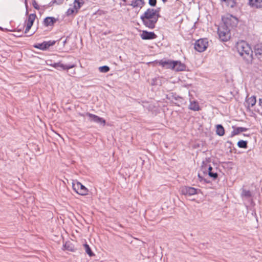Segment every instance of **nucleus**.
Wrapping results in <instances>:
<instances>
[{"mask_svg":"<svg viewBox=\"0 0 262 262\" xmlns=\"http://www.w3.org/2000/svg\"><path fill=\"white\" fill-rule=\"evenodd\" d=\"M74 12H75V10L74 7L73 8H69L67 11V15L68 16L71 15L73 14Z\"/></svg>","mask_w":262,"mask_h":262,"instance_id":"obj_34","label":"nucleus"},{"mask_svg":"<svg viewBox=\"0 0 262 262\" xmlns=\"http://www.w3.org/2000/svg\"><path fill=\"white\" fill-rule=\"evenodd\" d=\"M57 19L53 17H47L43 20V24L45 26H53L56 22Z\"/></svg>","mask_w":262,"mask_h":262,"instance_id":"obj_18","label":"nucleus"},{"mask_svg":"<svg viewBox=\"0 0 262 262\" xmlns=\"http://www.w3.org/2000/svg\"><path fill=\"white\" fill-rule=\"evenodd\" d=\"M256 102V99H245L244 105L247 107V110H248L250 107L253 106Z\"/></svg>","mask_w":262,"mask_h":262,"instance_id":"obj_24","label":"nucleus"},{"mask_svg":"<svg viewBox=\"0 0 262 262\" xmlns=\"http://www.w3.org/2000/svg\"><path fill=\"white\" fill-rule=\"evenodd\" d=\"M164 3H165L167 2V0H162Z\"/></svg>","mask_w":262,"mask_h":262,"instance_id":"obj_45","label":"nucleus"},{"mask_svg":"<svg viewBox=\"0 0 262 262\" xmlns=\"http://www.w3.org/2000/svg\"><path fill=\"white\" fill-rule=\"evenodd\" d=\"M83 246L84 247V249H85V252L88 254V255L90 257H92V256H95V254L92 251V250L91 247H90V246L86 243H85L83 245Z\"/></svg>","mask_w":262,"mask_h":262,"instance_id":"obj_25","label":"nucleus"},{"mask_svg":"<svg viewBox=\"0 0 262 262\" xmlns=\"http://www.w3.org/2000/svg\"><path fill=\"white\" fill-rule=\"evenodd\" d=\"M190 99V104L189 105V109L193 111H199L201 110V107L198 101L195 100L191 101Z\"/></svg>","mask_w":262,"mask_h":262,"instance_id":"obj_17","label":"nucleus"},{"mask_svg":"<svg viewBox=\"0 0 262 262\" xmlns=\"http://www.w3.org/2000/svg\"><path fill=\"white\" fill-rule=\"evenodd\" d=\"M222 20L224 23L223 25L229 29L235 27L238 23L237 18L229 14L223 16Z\"/></svg>","mask_w":262,"mask_h":262,"instance_id":"obj_3","label":"nucleus"},{"mask_svg":"<svg viewBox=\"0 0 262 262\" xmlns=\"http://www.w3.org/2000/svg\"><path fill=\"white\" fill-rule=\"evenodd\" d=\"M180 191L182 194L186 196H191L198 194L201 190L192 187L185 186L181 188Z\"/></svg>","mask_w":262,"mask_h":262,"instance_id":"obj_6","label":"nucleus"},{"mask_svg":"<svg viewBox=\"0 0 262 262\" xmlns=\"http://www.w3.org/2000/svg\"><path fill=\"white\" fill-rule=\"evenodd\" d=\"M259 104L262 107V99H259Z\"/></svg>","mask_w":262,"mask_h":262,"instance_id":"obj_41","label":"nucleus"},{"mask_svg":"<svg viewBox=\"0 0 262 262\" xmlns=\"http://www.w3.org/2000/svg\"><path fill=\"white\" fill-rule=\"evenodd\" d=\"M212 169H213V168H212V166L210 165H209L207 169V173L208 174V173L209 172L212 171Z\"/></svg>","mask_w":262,"mask_h":262,"instance_id":"obj_37","label":"nucleus"},{"mask_svg":"<svg viewBox=\"0 0 262 262\" xmlns=\"http://www.w3.org/2000/svg\"><path fill=\"white\" fill-rule=\"evenodd\" d=\"M208 167V165L206 163H205V161H203L201 166V169L204 173L207 174V169Z\"/></svg>","mask_w":262,"mask_h":262,"instance_id":"obj_31","label":"nucleus"},{"mask_svg":"<svg viewBox=\"0 0 262 262\" xmlns=\"http://www.w3.org/2000/svg\"><path fill=\"white\" fill-rule=\"evenodd\" d=\"M0 30H3L2 28L0 27Z\"/></svg>","mask_w":262,"mask_h":262,"instance_id":"obj_46","label":"nucleus"},{"mask_svg":"<svg viewBox=\"0 0 262 262\" xmlns=\"http://www.w3.org/2000/svg\"><path fill=\"white\" fill-rule=\"evenodd\" d=\"M236 48L239 55L247 63H251L253 59V51L250 46L245 41L238 42Z\"/></svg>","mask_w":262,"mask_h":262,"instance_id":"obj_2","label":"nucleus"},{"mask_svg":"<svg viewBox=\"0 0 262 262\" xmlns=\"http://www.w3.org/2000/svg\"><path fill=\"white\" fill-rule=\"evenodd\" d=\"M36 15L35 14H30L28 17L27 20H26V27L25 31V33H27L31 29L33 23L35 19Z\"/></svg>","mask_w":262,"mask_h":262,"instance_id":"obj_10","label":"nucleus"},{"mask_svg":"<svg viewBox=\"0 0 262 262\" xmlns=\"http://www.w3.org/2000/svg\"><path fill=\"white\" fill-rule=\"evenodd\" d=\"M73 190L78 194L85 195L88 194V189L81 183L77 182L76 184H73Z\"/></svg>","mask_w":262,"mask_h":262,"instance_id":"obj_8","label":"nucleus"},{"mask_svg":"<svg viewBox=\"0 0 262 262\" xmlns=\"http://www.w3.org/2000/svg\"><path fill=\"white\" fill-rule=\"evenodd\" d=\"M55 43V41L50 40L49 41H43L42 43H38L34 45V47L41 50H46L50 46H53Z\"/></svg>","mask_w":262,"mask_h":262,"instance_id":"obj_9","label":"nucleus"},{"mask_svg":"<svg viewBox=\"0 0 262 262\" xmlns=\"http://www.w3.org/2000/svg\"><path fill=\"white\" fill-rule=\"evenodd\" d=\"M84 0H74L73 3V7L75 10V12L77 13L78 11L84 4Z\"/></svg>","mask_w":262,"mask_h":262,"instance_id":"obj_21","label":"nucleus"},{"mask_svg":"<svg viewBox=\"0 0 262 262\" xmlns=\"http://www.w3.org/2000/svg\"><path fill=\"white\" fill-rule=\"evenodd\" d=\"M143 106L146 108L148 111L152 112H156L158 110V106L156 105L157 103H152V102H143Z\"/></svg>","mask_w":262,"mask_h":262,"instance_id":"obj_14","label":"nucleus"},{"mask_svg":"<svg viewBox=\"0 0 262 262\" xmlns=\"http://www.w3.org/2000/svg\"><path fill=\"white\" fill-rule=\"evenodd\" d=\"M233 130L232 131L230 137H233L235 135H237L242 132L248 130V128L244 127H235L232 126Z\"/></svg>","mask_w":262,"mask_h":262,"instance_id":"obj_15","label":"nucleus"},{"mask_svg":"<svg viewBox=\"0 0 262 262\" xmlns=\"http://www.w3.org/2000/svg\"><path fill=\"white\" fill-rule=\"evenodd\" d=\"M242 195L244 196L246 198H249L252 196V194L250 190L244 189L242 190Z\"/></svg>","mask_w":262,"mask_h":262,"instance_id":"obj_29","label":"nucleus"},{"mask_svg":"<svg viewBox=\"0 0 262 262\" xmlns=\"http://www.w3.org/2000/svg\"><path fill=\"white\" fill-rule=\"evenodd\" d=\"M255 56L260 60H262V44H257L254 47Z\"/></svg>","mask_w":262,"mask_h":262,"instance_id":"obj_16","label":"nucleus"},{"mask_svg":"<svg viewBox=\"0 0 262 262\" xmlns=\"http://www.w3.org/2000/svg\"><path fill=\"white\" fill-rule=\"evenodd\" d=\"M227 143L229 145V147H230V146H231L232 145V143L230 141H227Z\"/></svg>","mask_w":262,"mask_h":262,"instance_id":"obj_39","label":"nucleus"},{"mask_svg":"<svg viewBox=\"0 0 262 262\" xmlns=\"http://www.w3.org/2000/svg\"><path fill=\"white\" fill-rule=\"evenodd\" d=\"M249 5L256 8H262V0H249Z\"/></svg>","mask_w":262,"mask_h":262,"instance_id":"obj_20","label":"nucleus"},{"mask_svg":"<svg viewBox=\"0 0 262 262\" xmlns=\"http://www.w3.org/2000/svg\"><path fill=\"white\" fill-rule=\"evenodd\" d=\"M78 115L82 117H84L85 116H88L90 118V121L91 122H94L98 124H100L102 126H105L106 124V121L103 118L100 117L98 116H97L94 114H91L89 112L81 113H79Z\"/></svg>","mask_w":262,"mask_h":262,"instance_id":"obj_4","label":"nucleus"},{"mask_svg":"<svg viewBox=\"0 0 262 262\" xmlns=\"http://www.w3.org/2000/svg\"><path fill=\"white\" fill-rule=\"evenodd\" d=\"M32 4H33V7L35 9H37V10H39V6H38V4L36 3V1H34V2H33Z\"/></svg>","mask_w":262,"mask_h":262,"instance_id":"obj_36","label":"nucleus"},{"mask_svg":"<svg viewBox=\"0 0 262 262\" xmlns=\"http://www.w3.org/2000/svg\"><path fill=\"white\" fill-rule=\"evenodd\" d=\"M208 46V42L207 39H200L195 41L194 49L196 51L202 52L204 51Z\"/></svg>","mask_w":262,"mask_h":262,"instance_id":"obj_7","label":"nucleus"},{"mask_svg":"<svg viewBox=\"0 0 262 262\" xmlns=\"http://www.w3.org/2000/svg\"><path fill=\"white\" fill-rule=\"evenodd\" d=\"M144 5L143 0H135L132 2V6L133 7H140L142 8Z\"/></svg>","mask_w":262,"mask_h":262,"instance_id":"obj_26","label":"nucleus"},{"mask_svg":"<svg viewBox=\"0 0 262 262\" xmlns=\"http://www.w3.org/2000/svg\"><path fill=\"white\" fill-rule=\"evenodd\" d=\"M174 62H175L174 65V70L176 71H183L185 70L186 66L185 64L179 61H174Z\"/></svg>","mask_w":262,"mask_h":262,"instance_id":"obj_19","label":"nucleus"},{"mask_svg":"<svg viewBox=\"0 0 262 262\" xmlns=\"http://www.w3.org/2000/svg\"><path fill=\"white\" fill-rule=\"evenodd\" d=\"M237 145L241 148H248V141L246 140H241L237 142Z\"/></svg>","mask_w":262,"mask_h":262,"instance_id":"obj_27","label":"nucleus"},{"mask_svg":"<svg viewBox=\"0 0 262 262\" xmlns=\"http://www.w3.org/2000/svg\"><path fill=\"white\" fill-rule=\"evenodd\" d=\"M225 3V4L229 7L233 8L235 5V0H221Z\"/></svg>","mask_w":262,"mask_h":262,"instance_id":"obj_28","label":"nucleus"},{"mask_svg":"<svg viewBox=\"0 0 262 262\" xmlns=\"http://www.w3.org/2000/svg\"><path fill=\"white\" fill-rule=\"evenodd\" d=\"M110 70V68L107 66H104L99 68V71L102 73H107Z\"/></svg>","mask_w":262,"mask_h":262,"instance_id":"obj_30","label":"nucleus"},{"mask_svg":"<svg viewBox=\"0 0 262 262\" xmlns=\"http://www.w3.org/2000/svg\"><path fill=\"white\" fill-rule=\"evenodd\" d=\"M250 98H254V99H255L256 98V97L255 96H251Z\"/></svg>","mask_w":262,"mask_h":262,"instance_id":"obj_42","label":"nucleus"},{"mask_svg":"<svg viewBox=\"0 0 262 262\" xmlns=\"http://www.w3.org/2000/svg\"><path fill=\"white\" fill-rule=\"evenodd\" d=\"M64 250H66L71 252H75L76 249L74 247V245L71 243L70 241L66 242L63 245Z\"/></svg>","mask_w":262,"mask_h":262,"instance_id":"obj_22","label":"nucleus"},{"mask_svg":"<svg viewBox=\"0 0 262 262\" xmlns=\"http://www.w3.org/2000/svg\"><path fill=\"white\" fill-rule=\"evenodd\" d=\"M174 61L170 60H166L162 59L159 61V64L166 69H170L172 70L174 69L175 62H174Z\"/></svg>","mask_w":262,"mask_h":262,"instance_id":"obj_11","label":"nucleus"},{"mask_svg":"<svg viewBox=\"0 0 262 262\" xmlns=\"http://www.w3.org/2000/svg\"><path fill=\"white\" fill-rule=\"evenodd\" d=\"M157 0H149V4L152 7L156 6Z\"/></svg>","mask_w":262,"mask_h":262,"instance_id":"obj_35","label":"nucleus"},{"mask_svg":"<svg viewBox=\"0 0 262 262\" xmlns=\"http://www.w3.org/2000/svg\"><path fill=\"white\" fill-rule=\"evenodd\" d=\"M216 134L219 136H223L225 135V129L222 124L216 125Z\"/></svg>","mask_w":262,"mask_h":262,"instance_id":"obj_23","label":"nucleus"},{"mask_svg":"<svg viewBox=\"0 0 262 262\" xmlns=\"http://www.w3.org/2000/svg\"><path fill=\"white\" fill-rule=\"evenodd\" d=\"M198 177L201 181L203 180V177L200 175V173H198Z\"/></svg>","mask_w":262,"mask_h":262,"instance_id":"obj_40","label":"nucleus"},{"mask_svg":"<svg viewBox=\"0 0 262 262\" xmlns=\"http://www.w3.org/2000/svg\"><path fill=\"white\" fill-rule=\"evenodd\" d=\"M64 0H54L51 2L50 4L51 6L53 5L54 4H56L57 5H61L63 3Z\"/></svg>","mask_w":262,"mask_h":262,"instance_id":"obj_33","label":"nucleus"},{"mask_svg":"<svg viewBox=\"0 0 262 262\" xmlns=\"http://www.w3.org/2000/svg\"><path fill=\"white\" fill-rule=\"evenodd\" d=\"M211 158L209 157V158H206L205 161V163L208 164L211 162Z\"/></svg>","mask_w":262,"mask_h":262,"instance_id":"obj_38","label":"nucleus"},{"mask_svg":"<svg viewBox=\"0 0 262 262\" xmlns=\"http://www.w3.org/2000/svg\"><path fill=\"white\" fill-rule=\"evenodd\" d=\"M159 17V11L154 9H148L141 16L143 24L150 29H154Z\"/></svg>","mask_w":262,"mask_h":262,"instance_id":"obj_1","label":"nucleus"},{"mask_svg":"<svg viewBox=\"0 0 262 262\" xmlns=\"http://www.w3.org/2000/svg\"><path fill=\"white\" fill-rule=\"evenodd\" d=\"M243 135H244V136H249V134H243Z\"/></svg>","mask_w":262,"mask_h":262,"instance_id":"obj_43","label":"nucleus"},{"mask_svg":"<svg viewBox=\"0 0 262 262\" xmlns=\"http://www.w3.org/2000/svg\"><path fill=\"white\" fill-rule=\"evenodd\" d=\"M50 65L57 69L61 68L63 70H69L75 67L74 64H63L61 62H56L53 64H50Z\"/></svg>","mask_w":262,"mask_h":262,"instance_id":"obj_13","label":"nucleus"},{"mask_svg":"<svg viewBox=\"0 0 262 262\" xmlns=\"http://www.w3.org/2000/svg\"><path fill=\"white\" fill-rule=\"evenodd\" d=\"M141 37L143 40H149L156 38L157 35L153 32L143 31L142 33L141 34Z\"/></svg>","mask_w":262,"mask_h":262,"instance_id":"obj_12","label":"nucleus"},{"mask_svg":"<svg viewBox=\"0 0 262 262\" xmlns=\"http://www.w3.org/2000/svg\"><path fill=\"white\" fill-rule=\"evenodd\" d=\"M251 151V149H249V150H248L247 152H248V153H249V152H250Z\"/></svg>","mask_w":262,"mask_h":262,"instance_id":"obj_44","label":"nucleus"},{"mask_svg":"<svg viewBox=\"0 0 262 262\" xmlns=\"http://www.w3.org/2000/svg\"><path fill=\"white\" fill-rule=\"evenodd\" d=\"M208 174L209 177L212 178L213 180H216L218 178V173L217 172L211 171L209 172Z\"/></svg>","mask_w":262,"mask_h":262,"instance_id":"obj_32","label":"nucleus"},{"mask_svg":"<svg viewBox=\"0 0 262 262\" xmlns=\"http://www.w3.org/2000/svg\"><path fill=\"white\" fill-rule=\"evenodd\" d=\"M174 98H176L175 97ZM178 98L181 99L182 98L181 97H178Z\"/></svg>","mask_w":262,"mask_h":262,"instance_id":"obj_47","label":"nucleus"},{"mask_svg":"<svg viewBox=\"0 0 262 262\" xmlns=\"http://www.w3.org/2000/svg\"><path fill=\"white\" fill-rule=\"evenodd\" d=\"M230 29L225 27L223 25L218 28L217 33L219 38L223 41H227L230 37Z\"/></svg>","mask_w":262,"mask_h":262,"instance_id":"obj_5","label":"nucleus"}]
</instances>
